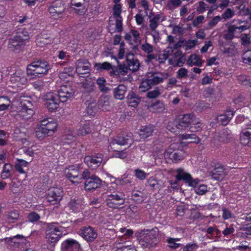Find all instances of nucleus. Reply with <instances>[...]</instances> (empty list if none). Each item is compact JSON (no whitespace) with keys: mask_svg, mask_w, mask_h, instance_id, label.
I'll list each match as a JSON object with an SVG mask.
<instances>
[{"mask_svg":"<svg viewBox=\"0 0 251 251\" xmlns=\"http://www.w3.org/2000/svg\"><path fill=\"white\" fill-rule=\"evenodd\" d=\"M46 199L50 204L54 205L58 204L62 200L63 191L57 187H51L47 192Z\"/></svg>","mask_w":251,"mask_h":251,"instance_id":"obj_12","label":"nucleus"},{"mask_svg":"<svg viewBox=\"0 0 251 251\" xmlns=\"http://www.w3.org/2000/svg\"><path fill=\"white\" fill-rule=\"evenodd\" d=\"M181 140L190 139V143L198 144L200 142V139L195 134H182L180 135Z\"/></svg>","mask_w":251,"mask_h":251,"instance_id":"obj_41","label":"nucleus"},{"mask_svg":"<svg viewBox=\"0 0 251 251\" xmlns=\"http://www.w3.org/2000/svg\"><path fill=\"white\" fill-rule=\"evenodd\" d=\"M127 91V87L124 84H120L113 90V95L115 99L122 100L125 98V95Z\"/></svg>","mask_w":251,"mask_h":251,"instance_id":"obj_33","label":"nucleus"},{"mask_svg":"<svg viewBox=\"0 0 251 251\" xmlns=\"http://www.w3.org/2000/svg\"><path fill=\"white\" fill-rule=\"evenodd\" d=\"M202 128V124L199 121V120L195 117L194 119V122L192 123L189 129L192 132H198L201 130Z\"/></svg>","mask_w":251,"mask_h":251,"instance_id":"obj_45","label":"nucleus"},{"mask_svg":"<svg viewBox=\"0 0 251 251\" xmlns=\"http://www.w3.org/2000/svg\"><path fill=\"white\" fill-rule=\"evenodd\" d=\"M102 180L98 176L93 175L85 181L84 189L87 191H92L100 187L102 185Z\"/></svg>","mask_w":251,"mask_h":251,"instance_id":"obj_14","label":"nucleus"},{"mask_svg":"<svg viewBox=\"0 0 251 251\" xmlns=\"http://www.w3.org/2000/svg\"><path fill=\"white\" fill-rule=\"evenodd\" d=\"M40 219V215L35 212H32L28 215V219L30 222L34 223Z\"/></svg>","mask_w":251,"mask_h":251,"instance_id":"obj_58","label":"nucleus"},{"mask_svg":"<svg viewBox=\"0 0 251 251\" xmlns=\"http://www.w3.org/2000/svg\"><path fill=\"white\" fill-rule=\"evenodd\" d=\"M195 116L193 114H186L178 119L174 123H169L167 129L171 132L177 134L180 130H185L187 127L190 128L192 123L194 122Z\"/></svg>","mask_w":251,"mask_h":251,"instance_id":"obj_3","label":"nucleus"},{"mask_svg":"<svg viewBox=\"0 0 251 251\" xmlns=\"http://www.w3.org/2000/svg\"><path fill=\"white\" fill-rule=\"evenodd\" d=\"M235 112L230 109H227L225 113L222 114L218 115L216 117V120L218 123L223 126H226L231 120Z\"/></svg>","mask_w":251,"mask_h":251,"instance_id":"obj_24","label":"nucleus"},{"mask_svg":"<svg viewBox=\"0 0 251 251\" xmlns=\"http://www.w3.org/2000/svg\"><path fill=\"white\" fill-rule=\"evenodd\" d=\"M167 242L169 244V247L173 249H176L181 246L180 243L176 242V239L173 238H169L167 239Z\"/></svg>","mask_w":251,"mask_h":251,"instance_id":"obj_54","label":"nucleus"},{"mask_svg":"<svg viewBox=\"0 0 251 251\" xmlns=\"http://www.w3.org/2000/svg\"><path fill=\"white\" fill-rule=\"evenodd\" d=\"M223 212L222 218L224 220H227L232 217V213L226 207H223L222 209Z\"/></svg>","mask_w":251,"mask_h":251,"instance_id":"obj_61","label":"nucleus"},{"mask_svg":"<svg viewBox=\"0 0 251 251\" xmlns=\"http://www.w3.org/2000/svg\"><path fill=\"white\" fill-rule=\"evenodd\" d=\"M61 227L58 226L55 223L49 225L46 230V238L48 243L54 246L62 237V231Z\"/></svg>","mask_w":251,"mask_h":251,"instance_id":"obj_5","label":"nucleus"},{"mask_svg":"<svg viewBox=\"0 0 251 251\" xmlns=\"http://www.w3.org/2000/svg\"><path fill=\"white\" fill-rule=\"evenodd\" d=\"M49 63L45 60L34 61L28 65L27 74L33 77H41L50 69Z\"/></svg>","mask_w":251,"mask_h":251,"instance_id":"obj_4","label":"nucleus"},{"mask_svg":"<svg viewBox=\"0 0 251 251\" xmlns=\"http://www.w3.org/2000/svg\"><path fill=\"white\" fill-rule=\"evenodd\" d=\"M141 98L133 91H130L126 97V102L129 106L136 108L141 101Z\"/></svg>","mask_w":251,"mask_h":251,"instance_id":"obj_25","label":"nucleus"},{"mask_svg":"<svg viewBox=\"0 0 251 251\" xmlns=\"http://www.w3.org/2000/svg\"><path fill=\"white\" fill-rule=\"evenodd\" d=\"M81 164L70 165L65 169V174L72 183L78 184L79 183V177L80 176V170H82Z\"/></svg>","mask_w":251,"mask_h":251,"instance_id":"obj_9","label":"nucleus"},{"mask_svg":"<svg viewBox=\"0 0 251 251\" xmlns=\"http://www.w3.org/2000/svg\"><path fill=\"white\" fill-rule=\"evenodd\" d=\"M94 87L95 83L91 80H85L84 81L82 82V97L84 100H86V101H88L89 100L87 97L90 96L91 93L94 91Z\"/></svg>","mask_w":251,"mask_h":251,"instance_id":"obj_21","label":"nucleus"},{"mask_svg":"<svg viewBox=\"0 0 251 251\" xmlns=\"http://www.w3.org/2000/svg\"><path fill=\"white\" fill-rule=\"evenodd\" d=\"M141 49L145 53H150L153 51V46L148 43H145L141 46Z\"/></svg>","mask_w":251,"mask_h":251,"instance_id":"obj_57","label":"nucleus"},{"mask_svg":"<svg viewBox=\"0 0 251 251\" xmlns=\"http://www.w3.org/2000/svg\"><path fill=\"white\" fill-rule=\"evenodd\" d=\"M82 237L88 242H93L98 236L97 230L90 226L82 227L80 229Z\"/></svg>","mask_w":251,"mask_h":251,"instance_id":"obj_16","label":"nucleus"},{"mask_svg":"<svg viewBox=\"0 0 251 251\" xmlns=\"http://www.w3.org/2000/svg\"><path fill=\"white\" fill-rule=\"evenodd\" d=\"M161 95L160 89L156 87L153 90L148 91L146 97L149 99H156Z\"/></svg>","mask_w":251,"mask_h":251,"instance_id":"obj_46","label":"nucleus"},{"mask_svg":"<svg viewBox=\"0 0 251 251\" xmlns=\"http://www.w3.org/2000/svg\"><path fill=\"white\" fill-rule=\"evenodd\" d=\"M68 205L70 210L74 213L78 212L82 209L81 201L78 199H72Z\"/></svg>","mask_w":251,"mask_h":251,"instance_id":"obj_36","label":"nucleus"},{"mask_svg":"<svg viewBox=\"0 0 251 251\" xmlns=\"http://www.w3.org/2000/svg\"><path fill=\"white\" fill-rule=\"evenodd\" d=\"M53 40V38L50 36L47 31L44 30L37 35L35 42L38 46L43 47L46 45L50 44Z\"/></svg>","mask_w":251,"mask_h":251,"instance_id":"obj_18","label":"nucleus"},{"mask_svg":"<svg viewBox=\"0 0 251 251\" xmlns=\"http://www.w3.org/2000/svg\"><path fill=\"white\" fill-rule=\"evenodd\" d=\"M105 201L109 207L118 208L125 203V195L122 193H113L107 195Z\"/></svg>","mask_w":251,"mask_h":251,"instance_id":"obj_7","label":"nucleus"},{"mask_svg":"<svg viewBox=\"0 0 251 251\" xmlns=\"http://www.w3.org/2000/svg\"><path fill=\"white\" fill-rule=\"evenodd\" d=\"M148 109L152 113H161L165 109V105L162 101L157 100L150 103L148 105Z\"/></svg>","mask_w":251,"mask_h":251,"instance_id":"obj_29","label":"nucleus"},{"mask_svg":"<svg viewBox=\"0 0 251 251\" xmlns=\"http://www.w3.org/2000/svg\"><path fill=\"white\" fill-rule=\"evenodd\" d=\"M221 20L220 16H216L212 18L208 23V26L209 28H212L216 26L217 24Z\"/></svg>","mask_w":251,"mask_h":251,"instance_id":"obj_60","label":"nucleus"},{"mask_svg":"<svg viewBox=\"0 0 251 251\" xmlns=\"http://www.w3.org/2000/svg\"><path fill=\"white\" fill-rule=\"evenodd\" d=\"M62 251H81L80 244L75 240L68 239L61 244Z\"/></svg>","mask_w":251,"mask_h":251,"instance_id":"obj_20","label":"nucleus"},{"mask_svg":"<svg viewBox=\"0 0 251 251\" xmlns=\"http://www.w3.org/2000/svg\"><path fill=\"white\" fill-rule=\"evenodd\" d=\"M176 172V179L177 181H183L190 187L195 188L199 185L200 182V179L198 178H193L191 175L185 172L182 168H177Z\"/></svg>","mask_w":251,"mask_h":251,"instance_id":"obj_6","label":"nucleus"},{"mask_svg":"<svg viewBox=\"0 0 251 251\" xmlns=\"http://www.w3.org/2000/svg\"><path fill=\"white\" fill-rule=\"evenodd\" d=\"M93 126V122L89 120L85 121L83 123H81L78 129V135L85 136L90 134Z\"/></svg>","mask_w":251,"mask_h":251,"instance_id":"obj_28","label":"nucleus"},{"mask_svg":"<svg viewBox=\"0 0 251 251\" xmlns=\"http://www.w3.org/2000/svg\"><path fill=\"white\" fill-rule=\"evenodd\" d=\"M56 95L59 98L61 102L64 103L72 97L74 95V91L70 86L62 85Z\"/></svg>","mask_w":251,"mask_h":251,"instance_id":"obj_15","label":"nucleus"},{"mask_svg":"<svg viewBox=\"0 0 251 251\" xmlns=\"http://www.w3.org/2000/svg\"><path fill=\"white\" fill-rule=\"evenodd\" d=\"M242 58L244 63L251 65V50L245 51Z\"/></svg>","mask_w":251,"mask_h":251,"instance_id":"obj_53","label":"nucleus"},{"mask_svg":"<svg viewBox=\"0 0 251 251\" xmlns=\"http://www.w3.org/2000/svg\"><path fill=\"white\" fill-rule=\"evenodd\" d=\"M45 104L50 112H54L61 101L56 93H48L44 97Z\"/></svg>","mask_w":251,"mask_h":251,"instance_id":"obj_10","label":"nucleus"},{"mask_svg":"<svg viewBox=\"0 0 251 251\" xmlns=\"http://www.w3.org/2000/svg\"><path fill=\"white\" fill-rule=\"evenodd\" d=\"M106 81L103 77H99L96 80V83L100 92L106 93L109 90V88L106 86Z\"/></svg>","mask_w":251,"mask_h":251,"instance_id":"obj_39","label":"nucleus"},{"mask_svg":"<svg viewBox=\"0 0 251 251\" xmlns=\"http://www.w3.org/2000/svg\"><path fill=\"white\" fill-rule=\"evenodd\" d=\"M235 14L234 11L230 8H227L222 14V18L226 20L232 18Z\"/></svg>","mask_w":251,"mask_h":251,"instance_id":"obj_55","label":"nucleus"},{"mask_svg":"<svg viewBox=\"0 0 251 251\" xmlns=\"http://www.w3.org/2000/svg\"><path fill=\"white\" fill-rule=\"evenodd\" d=\"M14 173L13 166L10 163H5L0 174L2 179H11Z\"/></svg>","mask_w":251,"mask_h":251,"instance_id":"obj_27","label":"nucleus"},{"mask_svg":"<svg viewBox=\"0 0 251 251\" xmlns=\"http://www.w3.org/2000/svg\"><path fill=\"white\" fill-rule=\"evenodd\" d=\"M16 35H20L24 39L25 42L29 39V32L25 28H18L17 30Z\"/></svg>","mask_w":251,"mask_h":251,"instance_id":"obj_50","label":"nucleus"},{"mask_svg":"<svg viewBox=\"0 0 251 251\" xmlns=\"http://www.w3.org/2000/svg\"><path fill=\"white\" fill-rule=\"evenodd\" d=\"M135 176L139 180H144L147 176V174L142 170L140 169H136L134 171Z\"/></svg>","mask_w":251,"mask_h":251,"instance_id":"obj_51","label":"nucleus"},{"mask_svg":"<svg viewBox=\"0 0 251 251\" xmlns=\"http://www.w3.org/2000/svg\"><path fill=\"white\" fill-rule=\"evenodd\" d=\"M225 170V168L223 165L217 164L210 174L213 179L220 180L223 179L226 175Z\"/></svg>","mask_w":251,"mask_h":251,"instance_id":"obj_23","label":"nucleus"},{"mask_svg":"<svg viewBox=\"0 0 251 251\" xmlns=\"http://www.w3.org/2000/svg\"><path fill=\"white\" fill-rule=\"evenodd\" d=\"M58 126L56 121L51 118L42 120L38 124L36 130V136L41 140L45 137L52 136Z\"/></svg>","mask_w":251,"mask_h":251,"instance_id":"obj_2","label":"nucleus"},{"mask_svg":"<svg viewBox=\"0 0 251 251\" xmlns=\"http://www.w3.org/2000/svg\"><path fill=\"white\" fill-rule=\"evenodd\" d=\"M95 68L98 71H108L112 69V65L111 63L107 62H104L103 63H96L95 64Z\"/></svg>","mask_w":251,"mask_h":251,"instance_id":"obj_44","label":"nucleus"},{"mask_svg":"<svg viewBox=\"0 0 251 251\" xmlns=\"http://www.w3.org/2000/svg\"><path fill=\"white\" fill-rule=\"evenodd\" d=\"M151 88V87L148 81V78L142 79L139 87V91L141 92H146Z\"/></svg>","mask_w":251,"mask_h":251,"instance_id":"obj_48","label":"nucleus"},{"mask_svg":"<svg viewBox=\"0 0 251 251\" xmlns=\"http://www.w3.org/2000/svg\"><path fill=\"white\" fill-rule=\"evenodd\" d=\"M26 102L22 104V109L19 113V116L25 120L30 119L34 114L31 102L30 101H27Z\"/></svg>","mask_w":251,"mask_h":251,"instance_id":"obj_19","label":"nucleus"},{"mask_svg":"<svg viewBox=\"0 0 251 251\" xmlns=\"http://www.w3.org/2000/svg\"><path fill=\"white\" fill-rule=\"evenodd\" d=\"M159 229L154 227L151 229H143L138 232L137 238L139 244L144 248L155 246L159 241Z\"/></svg>","mask_w":251,"mask_h":251,"instance_id":"obj_1","label":"nucleus"},{"mask_svg":"<svg viewBox=\"0 0 251 251\" xmlns=\"http://www.w3.org/2000/svg\"><path fill=\"white\" fill-rule=\"evenodd\" d=\"M154 130V126L151 125L142 126L139 130V134L141 139H145L151 136Z\"/></svg>","mask_w":251,"mask_h":251,"instance_id":"obj_32","label":"nucleus"},{"mask_svg":"<svg viewBox=\"0 0 251 251\" xmlns=\"http://www.w3.org/2000/svg\"><path fill=\"white\" fill-rule=\"evenodd\" d=\"M103 156L101 153L87 155L84 159V163L91 170H95L101 164Z\"/></svg>","mask_w":251,"mask_h":251,"instance_id":"obj_13","label":"nucleus"},{"mask_svg":"<svg viewBox=\"0 0 251 251\" xmlns=\"http://www.w3.org/2000/svg\"><path fill=\"white\" fill-rule=\"evenodd\" d=\"M19 211L18 210L13 209L7 212L6 216L8 221L16 220L19 217Z\"/></svg>","mask_w":251,"mask_h":251,"instance_id":"obj_49","label":"nucleus"},{"mask_svg":"<svg viewBox=\"0 0 251 251\" xmlns=\"http://www.w3.org/2000/svg\"><path fill=\"white\" fill-rule=\"evenodd\" d=\"M115 25L116 29L118 32H121L123 29V18L122 17L116 18Z\"/></svg>","mask_w":251,"mask_h":251,"instance_id":"obj_59","label":"nucleus"},{"mask_svg":"<svg viewBox=\"0 0 251 251\" xmlns=\"http://www.w3.org/2000/svg\"><path fill=\"white\" fill-rule=\"evenodd\" d=\"M241 45L244 46H248L251 44V39L248 34L244 35L241 38Z\"/></svg>","mask_w":251,"mask_h":251,"instance_id":"obj_63","label":"nucleus"},{"mask_svg":"<svg viewBox=\"0 0 251 251\" xmlns=\"http://www.w3.org/2000/svg\"><path fill=\"white\" fill-rule=\"evenodd\" d=\"M130 32L132 35V37L133 38L132 44H134L135 47H136L139 44H140L141 41L140 33L138 30L133 29H131L130 30Z\"/></svg>","mask_w":251,"mask_h":251,"instance_id":"obj_43","label":"nucleus"},{"mask_svg":"<svg viewBox=\"0 0 251 251\" xmlns=\"http://www.w3.org/2000/svg\"><path fill=\"white\" fill-rule=\"evenodd\" d=\"M28 162L23 159H17L14 164V168L15 171L20 174L25 175L26 177V172L24 170L25 167H27Z\"/></svg>","mask_w":251,"mask_h":251,"instance_id":"obj_35","label":"nucleus"},{"mask_svg":"<svg viewBox=\"0 0 251 251\" xmlns=\"http://www.w3.org/2000/svg\"><path fill=\"white\" fill-rule=\"evenodd\" d=\"M131 199L137 203H141L145 199L143 192L141 191H133L131 195Z\"/></svg>","mask_w":251,"mask_h":251,"instance_id":"obj_40","label":"nucleus"},{"mask_svg":"<svg viewBox=\"0 0 251 251\" xmlns=\"http://www.w3.org/2000/svg\"><path fill=\"white\" fill-rule=\"evenodd\" d=\"M126 61L128 69L132 72L138 70L140 67L139 60L135 57L132 53H127L126 56Z\"/></svg>","mask_w":251,"mask_h":251,"instance_id":"obj_22","label":"nucleus"},{"mask_svg":"<svg viewBox=\"0 0 251 251\" xmlns=\"http://www.w3.org/2000/svg\"><path fill=\"white\" fill-rule=\"evenodd\" d=\"M165 156L168 157L174 163H177L181 160L183 158L182 151L176 150L171 151V149H168L165 153Z\"/></svg>","mask_w":251,"mask_h":251,"instance_id":"obj_26","label":"nucleus"},{"mask_svg":"<svg viewBox=\"0 0 251 251\" xmlns=\"http://www.w3.org/2000/svg\"><path fill=\"white\" fill-rule=\"evenodd\" d=\"M203 63V61L199 56V55L193 53L191 54L188 58L187 60V64L188 66L192 67L193 66H197L201 67Z\"/></svg>","mask_w":251,"mask_h":251,"instance_id":"obj_31","label":"nucleus"},{"mask_svg":"<svg viewBox=\"0 0 251 251\" xmlns=\"http://www.w3.org/2000/svg\"><path fill=\"white\" fill-rule=\"evenodd\" d=\"M188 76V70L184 68H181L177 72V77L179 79L186 78Z\"/></svg>","mask_w":251,"mask_h":251,"instance_id":"obj_56","label":"nucleus"},{"mask_svg":"<svg viewBox=\"0 0 251 251\" xmlns=\"http://www.w3.org/2000/svg\"><path fill=\"white\" fill-rule=\"evenodd\" d=\"M113 16L115 18L122 17V6L121 4H115L113 7Z\"/></svg>","mask_w":251,"mask_h":251,"instance_id":"obj_52","label":"nucleus"},{"mask_svg":"<svg viewBox=\"0 0 251 251\" xmlns=\"http://www.w3.org/2000/svg\"><path fill=\"white\" fill-rule=\"evenodd\" d=\"M116 251H137L135 246L133 245L123 246L118 248Z\"/></svg>","mask_w":251,"mask_h":251,"instance_id":"obj_62","label":"nucleus"},{"mask_svg":"<svg viewBox=\"0 0 251 251\" xmlns=\"http://www.w3.org/2000/svg\"><path fill=\"white\" fill-rule=\"evenodd\" d=\"M128 139L124 136H116L115 138L111 139L109 145L111 147V149H112V146H114L116 144L123 146L126 144H127Z\"/></svg>","mask_w":251,"mask_h":251,"instance_id":"obj_37","label":"nucleus"},{"mask_svg":"<svg viewBox=\"0 0 251 251\" xmlns=\"http://www.w3.org/2000/svg\"><path fill=\"white\" fill-rule=\"evenodd\" d=\"M240 141L242 145L250 146L251 145V130L243 129L240 135Z\"/></svg>","mask_w":251,"mask_h":251,"instance_id":"obj_30","label":"nucleus"},{"mask_svg":"<svg viewBox=\"0 0 251 251\" xmlns=\"http://www.w3.org/2000/svg\"><path fill=\"white\" fill-rule=\"evenodd\" d=\"M207 8L206 4L202 1L199 2V6L196 8L197 11L199 14L203 13Z\"/></svg>","mask_w":251,"mask_h":251,"instance_id":"obj_64","label":"nucleus"},{"mask_svg":"<svg viewBox=\"0 0 251 251\" xmlns=\"http://www.w3.org/2000/svg\"><path fill=\"white\" fill-rule=\"evenodd\" d=\"M10 80L12 83L15 84L18 87H21L23 85H25L27 82V79L25 76L24 72L21 70H17L11 75Z\"/></svg>","mask_w":251,"mask_h":251,"instance_id":"obj_17","label":"nucleus"},{"mask_svg":"<svg viewBox=\"0 0 251 251\" xmlns=\"http://www.w3.org/2000/svg\"><path fill=\"white\" fill-rule=\"evenodd\" d=\"M90 64L88 62L82 63L78 62L76 64L75 71L78 75H84L89 73Z\"/></svg>","mask_w":251,"mask_h":251,"instance_id":"obj_34","label":"nucleus"},{"mask_svg":"<svg viewBox=\"0 0 251 251\" xmlns=\"http://www.w3.org/2000/svg\"><path fill=\"white\" fill-rule=\"evenodd\" d=\"M160 19V14H156L150 20L149 27L151 30H155L159 25V22Z\"/></svg>","mask_w":251,"mask_h":251,"instance_id":"obj_42","label":"nucleus"},{"mask_svg":"<svg viewBox=\"0 0 251 251\" xmlns=\"http://www.w3.org/2000/svg\"><path fill=\"white\" fill-rule=\"evenodd\" d=\"M65 8L64 4L61 0H55L49 7L48 11L50 16L54 19H57L61 17Z\"/></svg>","mask_w":251,"mask_h":251,"instance_id":"obj_11","label":"nucleus"},{"mask_svg":"<svg viewBox=\"0 0 251 251\" xmlns=\"http://www.w3.org/2000/svg\"><path fill=\"white\" fill-rule=\"evenodd\" d=\"M25 45V39L20 35L15 34L8 39L7 48L10 51L19 52L24 48Z\"/></svg>","mask_w":251,"mask_h":251,"instance_id":"obj_8","label":"nucleus"},{"mask_svg":"<svg viewBox=\"0 0 251 251\" xmlns=\"http://www.w3.org/2000/svg\"><path fill=\"white\" fill-rule=\"evenodd\" d=\"M72 71L73 69L71 68H64V71L60 73L59 77L63 81H68V77L72 76Z\"/></svg>","mask_w":251,"mask_h":251,"instance_id":"obj_47","label":"nucleus"},{"mask_svg":"<svg viewBox=\"0 0 251 251\" xmlns=\"http://www.w3.org/2000/svg\"><path fill=\"white\" fill-rule=\"evenodd\" d=\"M11 100L7 96H0V111L8 109L10 106Z\"/></svg>","mask_w":251,"mask_h":251,"instance_id":"obj_38","label":"nucleus"}]
</instances>
